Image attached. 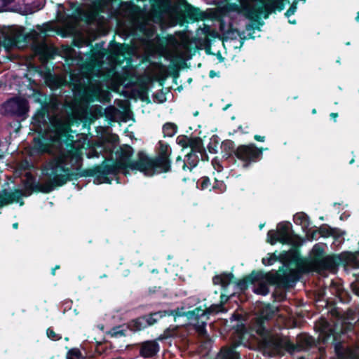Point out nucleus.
<instances>
[{"mask_svg":"<svg viewBox=\"0 0 359 359\" xmlns=\"http://www.w3.org/2000/svg\"><path fill=\"white\" fill-rule=\"evenodd\" d=\"M85 78L74 83V99L68 104L67 117L50 118L48 111L42 109L38 111L33 119L38 127H45L50 121L51 133L49 138H34L33 149L40 154L47 153L53 156L43 166V173L50 180V185L45 190L50 192L53 187H60L68 181L79 177L96 176L98 183L109 182L108 175L123 172L125 175L130 170L140 171L146 176L155 174L157 158H151L143 151L137 154L135 160H131L133 149L126 146L121 149L118 161L113 164H104L93 169L83 170V154L84 145L74 140L72 126L79 125L88 118V107L82 102H89L101 100L107 93L103 89L108 83H122L123 78L111 67L107 72L101 69L102 65L95 56L86 64Z\"/></svg>","mask_w":359,"mask_h":359,"instance_id":"obj_1","label":"nucleus"},{"mask_svg":"<svg viewBox=\"0 0 359 359\" xmlns=\"http://www.w3.org/2000/svg\"><path fill=\"white\" fill-rule=\"evenodd\" d=\"M289 0H236V3H229L228 9L242 13L247 19L251 21L245 25L247 31L258 29L264 25L261 16L264 19L269 18L271 13L284 10L285 4Z\"/></svg>","mask_w":359,"mask_h":359,"instance_id":"obj_2","label":"nucleus"},{"mask_svg":"<svg viewBox=\"0 0 359 359\" xmlns=\"http://www.w3.org/2000/svg\"><path fill=\"white\" fill-rule=\"evenodd\" d=\"M205 19V13L200 8L188 3L182 5L172 0H158V28L162 32L184 22H195Z\"/></svg>","mask_w":359,"mask_h":359,"instance_id":"obj_3","label":"nucleus"},{"mask_svg":"<svg viewBox=\"0 0 359 359\" xmlns=\"http://www.w3.org/2000/svg\"><path fill=\"white\" fill-rule=\"evenodd\" d=\"M241 334L249 333L252 337H257L258 344L264 352L270 355L281 354L288 351L292 347L290 340L280 334L273 332L269 328H262L260 325L258 329L248 331V328L242 325L238 330Z\"/></svg>","mask_w":359,"mask_h":359,"instance_id":"obj_4","label":"nucleus"},{"mask_svg":"<svg viewBox=\"0 0 359 359\" xmlns=\"http://www.w3.org/2000/svg\"><path fill=\"white\" fill-rule=\"evenodd\" d=\"M265 273H269L273 277V283H270L266 278L257 280L253 292L259 295L265 296L269 293V285L275 286L276 289L288 290L293 287L298 280V276L292 269L285 268L284 265L280 266L278 270H271Z\"/></svg>","mask_w":359,"mask_h":359,"instance_id":"obj_5","label":"nucleus"},{"mask_svg":"<svg viewBox=\"0 0 359 359\" xmlns=\"http://www.w3.org/2000/svg\"><path fill=\"white\" fill-rule=\"evenodd\" d=\"M298 236L292 230L290 222H281L277 224V229L269 230L267 233V242L273 245L279 242L282 244H292Z\"/></svg>","mask_w":359,"mask_h":359,"instance_id":"obj_6","label":"nucleus"},{"mask_svg":"<svg viewBox=\"0 0 359 359\" xmlns=\"http://www.w3.org/2000/svg\"><path fill=\"white\" fill-rule=\"evenodd\" d=\"M357 257L355 253L344 252L340 254H333L319 259L317 265L322 269L334 271L339 265L346 266L355 264Z\"/></svg>","mask_w":359,"mask_h":359,"instance_id":"obj_7","label":"nucleus"},{"mask_svg":"<svg viewBox=\"0 0 359 359\" xmlns=\"http://www.w3.org/2000/svg\"><path fill=\"white\" fill-rule=\"evenodd\" d=\"M268 148H258L255 144H240L236 149V158L243 163L245 167L262 159L263 151Z\"/></svg>","mask_w":359,"mask_h":359,"instance_id":"obj_8","label":"nucleus"},{"mask_svg":"<svg viewBox=\"0 0 359 359\" xmlns=\"http://www.w3.org/2000/svg\"><path fill=\"white\" fill-rule=\"evenodd\" d=\"M25 192L22 189H15L13 191H8L6 189L0 192V208L13 203H20V205L24 204L22 201H20L22 197L25 196L27 193L30 195L33 191L39 190V184H35L33 182L27 181L25 184Z\"/></svg>","mask_w":359,"mask_h":359,"instance_id":"obj_9","label":"nucleus"},{"mask_svg":"<svg viewBox=\"0 0 359 359\" xmlns=\"http://www.w3.org/2000/svg\"><path fill=\"white\" fill-rule=\"evenodd\" d=\"M28 111L27 101L21 97H13L4 102L1 107V113L6 116L22 117Z\"/></svg>","mask_w":359,"mask_h":359,"instance_id":"obj_10","label":"nucleus"},{"mask_svg":"<svg viewBox=\"0 0 359 359\" xmlns=\"http://www.w3.org/2000/svg\"><path fill=\"white\" fill-rule=\"evenodd\" d=\"M180 46V41L175 37V35L168 34L167 36H161L158 34V60L162 56V50L165 48H170L172 50H175L179 48ZM163 67L160 60H158V70ZM165 81V77H164L160 72H158V86H163L164 82Z\"/></svg>","mask_w":359,"mask_h":359,"instance_id":"obj_11","label":"nucleus"},{"mask_svg":"<svg viewBox=\"0 0 359 359\" xmlns=\"http://www.w3.org/2000/svg\"><path fill=\"white\" fill-rule=\"evenodd\" d=\"M101 12V8L98 6H95L87 11L77 10L81 20L88 25H95L97 29L101 28L104 24V17L100 14Z\"/></svg>","mask_w":359,"mask_h":359,"instance_id":"obj_12","label":"nucleus"},{"mask_svg":"<svg viewBox=\"0 0 359 359\" xmlns=\"http://www.w3.org/2000/svg\"><path fill=\"white\" fill-rule=\"evenodd\" d=\"M278 309L270 304H268L262 307L260 311L259 316L257 317L250 325L249 330H257L258 326L260 325L262 328H267L266 323L271 320L278 312Z\"/></svg>","mask_w":359,"mask_h":359,"instance_id":"obj_13","label":"nucleus"},{"mask_svg":"<svg viewBox=\"0 0 359 359\" xmlns=\"http://www.w3.org/2000/svg\"><path fill=\"white\" fill-rule=\"evenodd\" d=\"M264 278H266L270 283H273V277L271 274L265 273V271L263 270H253L243 278L238 280L236 283L240 290L245 291L250 284H255L256 280Z\"/></svg>","mask_w":359,"mask_h":359,"instance_id":"obj_14","label":"nucleus"},{"mask_svg":"<svg viewBox=\"0 0 359 359\" xmlns=\"http://www.w3.org/2000/svg\"><path fill=\"white\" fill-rule=\"evenodd\" d=\"M183 307L181 309L177 308L175 310H164V311H158V316L160 318H163L165 316H173L175 318L176 317L181 316H187L189 318L199 319L201 317L205 316V314H211L212 313H209L208 308L205 310L202 309L201 307H197L192 311H189L187 313L182 311Z\"/></svg>","mask_w":359,"mask_h":359,"instance_id":"obj_15","label":"nucleus"},{"mask_svg":"<svg viewBox=\"0 0 359 359\" xmlns=\"http://www.w3.org/2000/svg\"><path fill=\"white\" fill-rule=\"evenodd\" d=\"M313 348H317V344L315 339L313 337L304 333L298 335L296 344L292 342V347L291 348H289V352L306 351Z\"/></svg>","mask_w":359,"mask_h":359,"instance_id":"obj_16","label":"nucleus"},{"mask_svg":"<svg viewBox=\"0 0 359 359\" xmlns=\"http://www.w3.org/2000/svg\"><path fill=\"white\" fill-rule=\"evenodd\" d=\"M200 161L198 154L189 152L182 158L181 156H178L175 159V165L181 167L183 171L192 172L196 168Z\"/></svg>","mask_w":359,"mask_h":359,"instance_id":"obj_17","label":"nucleus"},{"mask_svg":"<svg viewBox=\"0 0 359 359\" xmlns=\"http://www.w3.org/2000/svg\"><path fill=\"white\" fill-rule=\"evenodd\" d=\"M155 316L156 313H154L149 316L137 318L129 323L128 327L134 332L144 329L147 326L154 325L156 323Z\"/></svg>","mask_w":359,"mask_h":359,"instance_id":"obj_18","label":"nucleus"},{"mask_svg":"<svg viewBox=\"0 0 359 359\" xmlns=\"http://www.w3.org/2000/svg\"><path fill=\"white\" fill-rule=\"evenodd\" d=\"M202 33L205 37L201 39V44L204 47L207 53H210L212 40L219 36L218 32L208 25H205L202 29Z\"/></svg>","mask_w":359,"mask_h":359,"instance_id":"obj_19","label":"nucleus"},{"mask_svg":"<svg viewBox=\"0 0 359 359\" xmlns=\"http://www.w3.org/2000/svg\"><path fill=\"white\" fill-rule=\"evenodd\" d=\"M236 145L233 141L225 140L221 144L222 157L226 160L236 161Z\"/></svg>","mask_w":359,"mask_h":359,"instance_id":"obj_20","label":"nucleus"},{"mask_svg":"<svg viewBox=\"0 0 359 359\" xmlns=\"http://www.w3.org/2000/svg\"><path fill=\"white\" fill-rule=\"evenodd\" d=\"M121 8L123 12L124 16L129 20L135 22L139 15L140 8L131 2H124L121 4Z\"/></svg>","mask_w":359,"mask_h":359,"instance_id":"obj_21","label":"nucleus"},{"mask_svg":"<svg viewBox=\"0 0 359 359\" xmlns=\"http://www.w3.org/2000/svg\"><path fill=\"white\" fill-rule=\"evenodd\" d=\"M234 276L232 273L223 272L215 275L212 278V283L215 285H221L222 287H226L233 280Z\"/></svg>","mask_w":359,"mask_h":359,"instance_id":"obj_22","label":"nucleus"},{"mask_svg":"<svg viewBox=\"0 0 359 359\" xmlns=\"http://www.w3.org/2000/svg\"><path fill=\"white\" fill-rule=\"evenodd\" d=\"M157 351L156 340L147 341L142 344L140 353L144 358L154 356Z\"/></svg>","mask_w":359,"mask_h":359,"instance_id":"obj_23","label":"nucleus"},{"mask_svg":"<svg viewBox=\"0 0 359 359\" xmlns=\"http://www.w3.org/2000/svg\"><path fill=\"white\" fill-rule=\"evenodd\" d=\"M239 353L235 347H222L217 354L215 359H239Z\"/></svg>","mask_w":359,"mask_h":359,"instance_id":"obj_24","label":"nucleus"},{"mask_svg":"<svg viewBox=\"0 0 359 359\" xmlns=\"http://www.w3.org/2000/svg\"><path fill=\"white\" fill-rule=\"evenodd\" d=\"M293 221L297 225L302 226L304 231L309 228L311 224L309 217L304 212H297L293 217Z\"/></svg>","mask_w":359,"mask_h":359,"instance_id":"obj_25","label":"nucleus"},{"mask_svg":"<svg viewBox=\"0 0 359 359\" xmlns=\"http://www.w3.org/2000/svg\"><path fill=\"white\" fill-rule=\"evenodd\" d=\"M171 171L170 156H160L158 155V174Z\"/></svg>","mask_w":359,"mask_h":359,"instance_id":"obj_26","label":"nucleus"},{"mask_svg":"<svg viewBox=\"0 0 359 359\" xmlns=\"http://www.w3.org/2000/svg\"><path fill=\"white\" fill-rule=\"evenodd\" d=\"M189 147L190 152L200 154L204 149L203 142L199 137H191Z\"/></svg>","mask_w":359,"mask_h":359,"instance_id":"obj_27","label":"nucleus"},{"mask_svg":"<svg viewBox=\"0 0 359 359\" xmlns=\"http://www.w3.org/2000/svg\"><path fill=\"white\" fill-rule=\"evenodd\" d=\"M178 130V126L172 122H167L162 127L163 137H172Z\"/></svg>","mask_w":359,"mask_h":359,"instance_id":"obj_28","label":"nucleus"},{"mask_svg":"<svg viewBox=\"0 0 359 359\" xmlns=\"http://www.w3.org/2000/svg\"><path fill=\"white\" fill-rule=\"evenodd\" d=\"M229 299L225 294H222L220 296V303L218 304H212L208 308L209 313H218L224 310V304Z\"/></svg>","mask_w":359,"mask_h":359,"instance_id":"obj_29","label":"nucleus"},{"mask_svg":"<svg viewBox=\"0 0 359 359\" xmlns=\"http://www.w3.org/2000/svg\"><path fill=\"white\" fill-rule=\"evenodd\" d=\"M160 156H170L172 154V149L169 144L161 140H158V153Z\"/></svg>","mask_w":359,"mask_h":359,"instance_id":"obj_30","label":"nucleus"},{"mask_svg":"<svg viewBox=\"0 0 359 359\" xmlns=\"http://www.w3.org/2000/svg\"><path fill=\"white\" fill-rule=\"evenodd\" d=\"M127 327L123 325H119L111 328L108 334L111 337H119L126 335Z\"/></svg>","mask_w":359,"mask_h":359,"instance_id":"obj_31","label":"nucleus"},{"mask_svg":"<svg viewBox=\"0 0 359 359\" xmlns=\"http://www.w3.org/2000/svg\"><path fill=\"white\" fill-rule=\"evenodd\" d=\"M226 38L231 40H236L240 35V31L237 28H234L231 24L229 25L228 29L224 33Z\"/></svg>","mask_w":359,"mask_h":359,"instance_id":"obj_32","label":"nucleus"},{"mask_svg":"<svg viewBox=\"0 0 359 359\" xmlns=\"http://www.w3.org/2000/svg\"><path fill=\"white\" fill-rule=\"evenodd\" d=\"M277 251L273 253H269L268 257H263L262 259V263L264 266H271L276 262H278V255H276Z\"/></svg>","mask_w":359,"mask_h":359,"instance_id":"obj_33","label":"nucleus"},{"mask_svg":"<svg viewBox=\"0 0 359 359\" xmlns=\"http://www.w3.org/2000/svg\"><path fill=\"white\" fill-rule=\"evenodd\" d=\"M212 189L214 190L217 194H222L226 189V186L224 181L218 180L215 179V182L212 187Z\"/></svg>","mask_w":359,"mask_h":359,"instance_id":"obj_34","label":"nucleus"},{"mask_svg":"<svg viewBox=\"0 0 359 359\" xmlns=\"http://www.w3.org/2000/svg\"><path fill=\"white\" fill-rule=\"evenodd\" d=\"M219 144L218 137L213 135L208 144V150L211 154H216L217 152V147Z\"/></svg>","mask_w":359,"mask_h":359,"instance_id":"obj_35","label":"nucleus"},{"mask_svg":"<svg viewBox=\"0 0 359 359\" xmlns=\"http://www.w3.org/2000/svg\"><path fill=\"white\" fill-rule=\"evenodd\" d=\"M334 229H332V227L328 226L327 224H322L318 228V233L324 238H328L330 237L332 234V232Z\"/></svg>","mask_w":359,"mask_h":359,"instance_id":"obj_36","label":"nucleus"},{"mask_svg":"<svg viewBox=\"0 0 359 359\" xmlns=\"http://www.w3.org/2000/svg\"><path fill=\"white\" fill-rule=\"evenodd\" d=\"M190 140L191 137H189L187 135H180L176 138V142L182 147V149H184L189 147Z\"/></svg>","mask_w":359,"mask_h":359,"instance_id":"obj_37","label":"nucleus"},{"mask_svg":"<svg viewBox=\"0 0 359 359\" xmlns=\"http://www.w3.org/2000/svg\"><path fill=\"white\" fill-rule=\"evenodd\" d=\"M198 182L200 183V189L201 190H205L210 187L211 181L210 179L207 176L201 177Z\"/></svg>","mask_w":359,"mask_h":359,"instance_id":"obj_38","label":"nucleus"},{"mask_svg":"<svg viewBox=\"0 0 359 359\" xmlns=\"http://www.w3.org/2000/svg\"><path fill=\"white\" fill-rule=\"evenodd\" d=\"M205 326L206 324L203 323L202 325L196 327V331L201 337L207 338L208 337Z\"/></svg>","mask_w":359,"mask_h":359,"instance_id":"obj_39","label":"nucleus"},{"mask_svg":"<svg viewBox=\"0 0 359 359\" xmlns=\"http://www.w3.org/2000/svg\"><path fill=\"white\" fill-rule=\"evenodd\" d=\"M313 251L315 255V259L316 263L319 259L323 258V249L318 246V244L315 245L313 248Z\"/></svg>","mask_w":359,"mask_h":359,"instance_id":"obj_40","label":"nucleus"},{"mask_svg":"<svg viewBox=\"0 0 359 359\" xmlns=\"http://www.w3.org/2000/svg\"><path fill=\"white\" fill-rule=\"evenodd\" d=\"M290 257V255L288 252L283 251L278 255V262L285 263V262L289 261ZM283 265H284L285 268H287V269H290L288 266H286L285 265V264H283L282 266H283Z\"/></svg>","mask_w":359,"mask_h":359,"instance_id":"obj_41","label":"nucleus"},{"mask_svg":"<svg viewBox=\"0 0 359 359\" xmlns=\"http://www.w3.org/2000/svg\"><path fill=\"white\" fill-rule=\"evenodd\" d=\"M297 9V4L296 1H292L289 8L286 11L285 13V15L288 18L291 16L292 15H294Z\"/></svg>","mask_w":359,"mask_h":359,"instance_id":"obj_42","label":"nucleus"},{"mask_svg":"<svg viewBox=\"0 0 359 359\" xmlns=\"http://www.w3.org/2000/svg\"><path fill=\"white\" fill-rule=\"evenodd\" d=\"M47 336L49 339L53 341H57L61 339V336L59 334H57L51 328H48L46 331Z\"/></svg>","mask_w":359,"mask_h":359,"instance_id":"obj_43","label":"nucleus"},{"mask_svg":"<svg viewBox=\"0 0 359 359\" xmlns=\"http://www.w3.org/2000/svg\"><path fill=\"white\" fill-rule=\"evenodd\" d=\"M273 297H274L275 299H277L279 302H283L286 298V294L284 292H278L276 290L273 293Z\"/></svg>","mask_w":359,"mask_h":359,"instance_id":"obj_44","label":"nucleus"},{"mask_svg":"<svg viewBox=\"0 0 359 359\" xmlns=\"http://www.w3.org/2000/svg\"><path fill=\"white\" fill-rule=\"evenodd\" d=\"M332 229H334V231H332L333 235H331V236L333 237L335 240L339 239L345 234L344 231H342L338 228H332Z\"/></svg>","mask_w":359,"mask_h":359,"instance_id":"obj_45","label":"nucleus"},{"mask_svg":"<svg viewBox=\"0 0 359 359\" xmlns=\"http://www.w3.org/2000/svg\"><path fill=\"white\" fill-rule=\"evenodd\" d=\"M47 50V46L45 43H41L36 47V52L39 54L44 55Z\"/></svg>","mask_w":359,"mask_h":359,"instance_id":"obj_46","label":"nucleus"},{"mask_svg":"<svg viewBox=\"0 0 359 359\" xmlns=\"http://www.w3.org/2000/svg\"><path fill=\"white\" fill-rule=\"evenodd\" d=\"M212 164L214 168L218 171L222 168V165L220 164L219 160L217 157H215L212 159Z\"/></svg>","mask_w":359,"mask_h":359,"instance_id":"obj_47","label":"nucleus"},{"mask_svg":"<svg viewBox=\"0 0 359 359\" xmlns=\"http://www.w3.org/2000/svg\"><path fill=\"white\" fill-rule=\"evenodd\" d=\"M351 287L353 293L359 297V281L352 283Z\"/></svg>","mask_w":359,"mask_h":359,"instance_id":"obj_48","label":"nucleus"},{"mask_svg":"<svg viewBox=\"0 0 359 359\" xmlns=\"http://www.w3.org/2000/svg\"><path fill=\"white\" fill-rule=\"evenodd\" d=\"M198 156H200V160L202 161H208L209 160V156L207 154L205 149L200 154H198Z\"/></svg>","mask_w":359,"mask_h":359,"instance_id":"obj_49","label":"nucleus"},{"mask_svg":"<svg viewBox=\"0 0 359 359\" xmlns=\"http://www.w3.org/2000/svg\"><path fill=\"white\" fill-rule=\"evenodd\" d=\"M240 35L238 37L240 38V46L242 47L244 44L245 41L247 39V37L245 35V32H240Z\"/></svg>","mask_w":359,"mask_h":359,"instance_id":"obj_50","label":"nucleus"},{"mask_svg":"<svg viewBox=\"0 0 359 359\" xmlns=\"http://www.w3.org/2000/svg\"><path fill=\"white\" fill-rule=\"evenodd\" d=\"M317 233H318V229L313 231L311 234H309L307 233V236L310 239H316V236Z\"/></svg>","mask_w":359,"mask_h":359,"instance_id":"obj_51","label":"nucleus"},{"mask_svg":"<svg viewBox=\"0 0 359 359\" xmlns=\"http://www.w3.org/2000/svg\"><path fill=\"white\" fill-rule=\"evenodd\" d=\"M254 139L257 141V142H263L265 141V137L264 136H261L259 135H255L254 136Z\"/></svg>","mask_w":359,"mask_h":359,"instance_id":"obj_52","label":"nucleus"},{"mask_svg":"<svg viewBox=\"0 0 359 359\" xmlns=\"http://www.w3.org/2000/svg\"><path fill=\"white\" fill-rule=\"evenodd\" d=\"M170 74L172 75L174 79H176L179 75L178 72L174 68H172V72Z\"/></svg>","mask_w":359,"mask_h":359,"instance_id":"obj_53","label":"nucleus"},{"mask_svg":"<svg viewBox=\"0 0 359 359\" xmlns=\"http://www.w3.org/2000/svg\"><path fill=\"white\" fill-rule=\"evenodd\" d=\"M97 156H98V154L95 151H92V154L89 153L88 154V158L97 157Z\"/></svg>","mask_w":359,"mask_h":359,"instance_id":"obj_54","label":"nucleus"},{"mask_svg":"<svg viewBox=\"0 0 359 359\" xmlns=\"http://www.w3.org/2000/svg\"><path fill=\"white\" fill-rule=\"evenodd\" d=\"M217 75V72L214 70H210L209 72L210 78L212 79Z\"/></svg>","mask_w":359,"mask_h":359,"instance_id":"obj_55","label":"nucleus"},{"mask_svg":"<svg viewBox=\"0 0 359 359\" xmlns=\"http://www.w3.org/2000/svg\"><path fill=\"white\" fill-rule=\"evenodd\" d=\"M330 116L332 118H333L334 120V121H336V118L338 117L339 114H338V113L332 112L330 114Z\"/></svg>","mask_w":359,"mask_h":359,"instance_id":"obj_56","label":"nucleus"},{"mask_svg":"<svg viewBox=\"0 0 359 359\" xmlns=\"http://www.w3.org/2000/svg\"><path fill=\"white\" fill-rule=\"evenodd\" d=\"M2 1V3L4 4V5H8L11 3H12L13 1H14V0H1Z\"/></svg>","mask_w":359,"mask_h":359,"instance_id":"obj_57","label":"nucleus"},{"mask_svg":"<svg viewBox=\"0 0 359 359\" xmlns=\"http://www.w3.org/2000/svg\"><path fill=\"white\" fill-rule=\"evenodd\" d=\"M71 353L75 355L76 357H79L80 355V352L79 351H72Z\"/></svg>","mask_w":359,"mask_h":359,"instance_id":"obj_58","label":"nucleus"},{"mask_svg":"<svg viewBox=\"0 0 359 359\" xmlns=\"http://www.w3.org/2000/svg\"><path fill=\"white\" fill-rule=\"evenodd\" d=\"M60 269V266H59V265H57V266H55V268H53V269H52L51 273H52V275H53V276H55V271H57V269Z\"/></svg>","mask_w":359,"mask_h":359,"instance_id":"obj_59","label":"nucleus"},{"mask_svg":"<svg viewBox=\"0 0 359 359\" xmlns=\"http://www.w3.org/2000/svg\"><path fill=\"white\" fill-rule=\"evenodd\" d=\"M355 21L359 22V11L357 13L356 17H355Z\"/></svg>","mask_w":359,"mask_h":359,"instance_id":"obj_60","label":"nucleus"},{"mask_svg":"<svg viewBox=\"0 0 359 359\" xmlns=\"http://www.w3.org/2000/svg\"><path fill=\"white\" fill-rule=\"evenodd\" d=\"M13 227L14 229H17V228L18 227V223H14V224H13Z\"/></svg>","mask_w":359,"mask_h":359,"instance_id":"obj_61","label":"nucleus"},{"mask_svg":"<svg viewBox=\"0 0 359 359\" xmlns=\"http://www.w3.org/2000/svg\"><path fill=\"white\" fill-rule=\"evenodd\" d=\"M165 337H163V336H161H161H158V340H162V339H165Z\"/></svg>","mask_w":359,"mask_h":359,"instance_id":"obj_62","label":"nucleus"},{"mask_svg":"<svg viewBox=\"0 0 359 359\" xmlns=\"http://www.w3.org/2000/svg\"><path fill=\"white\" fill-rule=\"evenodd\" d=\"M248 36H249V37H248V38H250V39H254V38H255V37L253 36V35H252V33H250V34H248Z\"/></svg>","mask_w":359,"mask_h":359,"instance_id":"obj_63","label":"nucleus"},{"mask_svg":"<svg viewBox=\"0 0 359 359\" xmlns=\"http://www.w3.org/2000/svg\"><path fill=\"white\" fill-rule=\"evenodd\" d=\"M311 112L313 114H316L317 111L316 109H313Z\"/></svg>","mask_w":359,"mask_h":359,"instance_id":"obj_64","label":"nucleus"}]
</instances>
